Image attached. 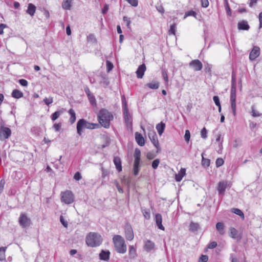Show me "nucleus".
Instances as JSON below:
<instances>
[{"label": "nucleus", "mask_w": 262, "mask_h": 262, "mask_svg": "<svg viewBox=\"0 0 262 262\" xmlns=\"http://www.w3.org/2000/svg\"><path fill=\"white\" fill-rule=\"evenodd\" d=\"M236 75L233 71L231 75V88L230 96V101L232 113L234 116L236 115Z\"/></svg>", "instance_id": "obj_1"}, {"label": "nucleus", "mask_w": 262, "mask_h": 262, "mask_svg": "<svg viewBox=\"0 0 262 262\" xmlns=\"http://www.w3.org/2000/svg\"><path fill=\"white\" fill-rule=\"evenodd\" d=\"M114 118L112 114L107 110H101L98 115V119L100 124L105 128H108L110 126V121Z\"/></svg>", "instance_id": "obj_2"}, {"label": "nucleus", "mask_w": 262, "mask_h": 262, "mask_svg": "<svg viewBox=\"0 0 262 262\" xmlns=\"http://www.w3.org/2000/svg\"><path fill=\"white\" fill-rule=\"evenodd\" d=\"M102 242V236L98 233L90 232L85 237V242L89 247H98L100 245Z\"/></svg>", "instance_id": "obj_3"}, {"label": "nucleus", "mask_w": 262, "mask_h": 262, "mask_svg": "<svg viewBox=\"0 0 262 262\" xmlns=\"http://www.w3.org/2000/svg\"><path fill=\"white\" fill-rule=\"evenodd\" d=\"M115 250L120 254H124L127 251V246L124 238L119 235H116L113 238Z\"/></svg>", "instance_id": "obj_4"}, {"label": "nucleus", "mask_w": 262, "mask_h": 262, "mask_svg": "<svg viewBox=\"0 0 262 262\" xmlns=\"http://www.w3.org/2000/svg\"><path fill=\"white\" fill-rule=\"evenodd\" d=\"M134 161L133 164V172L135 176H137L140 171L141 162V151L138 148H136L134 154Z\"/></svg>", "instance_id": "obj_5"}, {"label": "nucleus", "mask_w": 262, "mask_h": 262, "mask_svg": "<svg viewBox=\"0 0 262 262\" xmlns=\"http://www.w3.org/2000/svg\"><path fill=\"white\" fill-rule=\"evenodd\" d=\"M61 201L66 204H70L74 201V196L70 190H66L61 193Z\"/></svg>", "instance_id": "obj_6"}, {"label": "nucleus", "mask_w": 262, "mask_h": 262, "mask_svg": "<svg viewBox=\"0 0 262 262\" xmlns=\"http://www.w3.org/2000/svg\"><path fill=\"white\" fill-rule=\"evenodd\" d=\"M148 135L151 142L157 149V152H159V151H160L161 148L159 145L156 133L154 130H150L148 133Z\"/></svg>", "instance_id": "obj_7"}, {"label": "nucleus", "mask_w": 262, "mask_h": 262, "mask_svg": "<svg viewBox=\"0 0 262 262\" xmlns=\"http://www.w3.org/2000/svg\"><path fill=\"white\" fill-rule=\"evenodd\" d=\"M18 223L23 228L28 227L31 224V220L26 213H21L18 219Z\"/></svg>", "instance_id": "obj_8"}, {"label": "nucleus", "mask_w": 262, "mask_h": 262, "mask_svg": "<svg viewBox=\"0 0 262 262\" xmlns=\"http://www.w3.org/2000/svg\"><path fill=\"white\" fill-rule=\"evenodd\" d=\"M125 235L126 239L128 241H132L134 239L133 230L130 224H127L125 226Z\"/></svg>", "instance_id": "obj_9"}, {"label": "nucleus", "mask_w": 262, "mask_h": 262, "mask_svg": "<svg viewBox=\"0 0 262 262\" xmlns=\"http://www.w3.org/2000/svg\"><path fill=\"white\" fill-rule=\"evenodd\" d=\"M189 64V67L192 68L195 71H200L203 68L202 62L198 59L192 60Z\"/></svg>", "instance_id": "obj_10"}, {"label": "nucleus", "mask_w": 262, "mask_h": 262, "mask_svg": "<svg viewBox=\"0 0 262 262\" xmlns=\"http://www.w3.org/2000/svg\"><path fill=\"white\" fill-rule=\"evenodd\" d=\"M124 118L128 128L132 127V118L130 115L128 110H123Z\"/></svg>", "instance_id": "obj_11"}, {"label": "nucleus", "mask_w": 262, "mask_h": 262, "mask_svg": "<svg viewBox=\"0 0 262 262\" xmlns=\"http://www.w3.org/2000/svg\"><path fill=\"white\" fill-rule=\"evenodd\" d=\"M11 135V129L7 127H2L0 131V138L3 139H8Z\"/></svg>", "instance_id": "obj_12"}, {"label": "nucleus", "mask_w": 262, "mask_h": 262, "mask_svg": "<svg viewBox=\"0 0 262 262\" xmlns=\"http://www.w3.org/2000/svg\"><path fill=\"white\" fill-rule=\"evenodd\" d=\"M260 54V48L257 46H254L249 54V59L250 60H255Z\"/></svg>", "instance_id": "obj_13"}, {"label": "nucleus", "mask_w": 262, "mask_h": 262, "mask_svg": "<svg viewBox=\"0 0 262 262\" xmlns=\"http://www.w3.org/2000/svg\"><path fill=\"white\" fill-rule=\"evenodd\" d=\"M227 187V181H221L218 183L217 186V191L219 192V194H221L222 195H224L225 191Z\"/></svg>", "instance_id": "obj_14"}, {"label": "nucleus", "mask_w": 262, "mask_h": 262, "mask_svg": "<svg viewBox=\"0 0 262 262\" xmlns=\"http://www.w3.org/2000/svg\"><path fill=\"white\" fill-rule=\"evenodd\" d=\"M146 66L144 63H143L141 65L139 66L137 69V70L136 72L137 77L138 78H142L144 75V73L146 71Z\"/></svg>", "instance_id": "obj_15"}, {"label": "nucleus", "mask_w": 262, "mask_h": 262, "mask_svg": "<svg viewBox=\"0 0 262 262\" xmlns=\"http://www.w3.org/2000/svg\"><path fill=\"white\" fill-rule=\"evenodd\" d=\"M155 220H156V224H157L158 227L160 229L164 231L165 230V228L162 225V217L161 214L160 213L156 214V216H155Z\"/></svg>", "instance_id": "obj_16"}, {"label": "nucleus", "mask_w": 262, "mask_h": 262, "mask_svg": "<svg viewBox=\"0 0 262 262\" xmlns=\"http://www.w3.org/2000/svg\"><path fill=\"white\" fill-rule=\"evenodd\" d=\"M84 119H81L78 121L77 123V134L81 136L82 134V130L85 128L84 125Z\"/></svg>", "instance_id": "obj_17"}, {"label": "nucleus", "mask_w": 262, "mask_h": 262, "mask_svg": "<svg viewBox=\"0 0 262 262\" xmlns=\"http://www.w3.org/2000/svg\"><path fill=\"white\" fill-rule=\"evenodd\" d=\"M135 140L139 145L142 146L145 144L144 139L140 133H135Z\"/></svg>", "instance_id": "obj_18"}, {"label": "nucleus", "mask_w": 262, "mask_h": 262, "mask_svg": "<svg viewBox=\"0 0 262 262\" xmlns=\"http://www.w3.org/2000/svg\"><path fill=\"white\" fill-rule=\"evenodd\" d=\"M113 162L116 166V169L118 172H121L122 170V168L120 158L118 157H115L113 159Z\"/></svg>", "instance_id": "obj_19"}, {"label": "nucleus", "mask_w": 262, "mask_h": 262, "mask_svg": "<svg viewBox=\"0 0 262 262\" xmlns=\"http://www.w3.org/2000/svg\"><path fill=\"white\" fill-rule=\"evenodd\" d=\"M155 245L154 242L150 240H147L144 245V249L147 252H149L154 249Z\"/></svg>", "instance_id": "obj_20"}, {"label": "nucleus", "mask_w": 262, "mask_h": 262, "mask_svg": "<svg viewBox=\"0 0 262 262\" xmlns=\"http://www.w3.org/2000/svg\"><path fill=\"white\" fill-rule=\"evenodd\" d=\"M237 28L239 30H248L250 26L246 20H242L238 23Z\"/></svg>", "instance_id": "obj_21"}, {"label": "nucleus", "mask_w": 262, "mask_h": 262, "mask_svg": "<svg viewBox=\"0 0 262 262\" xmlns=\"http://www.w3.org/2000/svg\"><path fill=\"white\" fill-rule=\"evenodd\" d=\"M36 7L34 5L31 3H29L28 5V8L26 10V13L29 14L31 16H33L36 11Z\"/></svg>", "instance_id": "obj_22"}, {"label": "nucleus", "mask_w": 262, "mask_h": 262, "mask_svg": "<svg viewBox=\"0 0 262 262\" xmlns=\"http://www.w3.org/2000/svg\"><path fill=\"white\" fill-rule=\"evenodd\" d=\"M110 252L108 251H105L102 250L99 254V257L101 260L107 261L110 258Z\"/></svg>", "instance_id": "obj_23"}, {"label": "nucleus", "mask_w": 262, "mask_h": 262, "mask_svg": "<svg viewBox=\"0 0 262 262\" xmlns=\"http://www.w3.org/2000/svg\"><path fill=\"white\" fill-rule=\"evenodd\" d=\"M186 170L185 168H181L178 173H176L175 175V179L177 182H180L183 177L186 174Z\"/></svg>", "instance_id": "obj_24"}, {"label": "nucleus", "mask_w": 262, "mask_h": 262, "mask_svg": "<svg viewBox=\"0 0 262 262\" xmlns=\"http://www.w3.org/2000/svg\"><path fill=\"white\" fill-rule=\"evenodd\" d=\"M216 229L221 235H224L225 233V225L222 222H218L216 224Z\"/></svg>", "instance_id": "obj_25"}, {"label": "nucleus", "mask_w": 262, "mask_h": 262, "mask_svg": "<svg viewBox=\"0 0 262 262\" xmlns=\"http://www.w3.org/2000/svg\"><path fill=\"white\" fill-rule=\"evenodd\" d=\"M156 128L159 135L161 136L164 131L165 128V124L163 122H161L160 123H158L156 125Z\"/></svg>", "instance_id": "obj_26"}, {"label": "nucleus", "mask_w": 262, "mask_h": 262, "mask_svg": "<svg viewBox=\"0 0 262 262\" xmlns=\"http://www.w3.org/2000/svg\"><path fill=\"white\" fill-rule=\"evenodd\" d=\"M128 254L130 258L134 259L137 257V254L136 253V250L134 246H129Z\"/></svg>", "instance_id": "obj_27"}, {"label": "nucleus", "mask_w": 262, "mask_h": 262, "mask_svg": "<svg viewBox=\"0 0 262 262\" xmlns=\"http://www.w3.org/2000/svg\"><path fill=\"white\" fill-rule=\"evenodd\" d=\"M84 125L85 128L88 129H94L99 126V125L96 123H90L84 119Z\"/></svg>", "instance_id": "obj_28"}, {"label": "nucleus", "mask_w": 262, "mask_h": 262, "mask_svg": "<svg viewBox=\"0 0 262 262\" xmlns=\"http://www.w3.org/2000/svg\"><path fill=\"white\" fill-rule=\"evenodd\" d=\"M12 97L15 98L19 99L23 96V93L18 90H14L12 93Z\"/></svg>", "instance_id": "obj_29"}, {"label": "nucleus", "mask_w": 262, "mask_h": 262, "mask_svg": "<svg viewBox=\"0 0 262 262\" xmlns=\"http://www.w3.org/2000/svg\"><path fill=\"white\" fill-rule=\"evenodd\" d=\"M200 228V225L198 223L191 222L189 226V230L192 232H195Z\"/></svg>", "instance_id": "obj_30"}, {"label": "nucleus", "mask_w": 262, "mask_h": 262, "mask_svg": "<svg viewBox=\"0 0 262 262\" xmlns=\"http://www.w3.org/2000/svg\"><path fill=\"white\" fill-rule=\"evenodd\" d=\"M72 0H64L62 3V7L65 10H70L71 7Z\"/></svg>", "instance_id": "obj_31"}, {"label": "nucleus", "mask_w": 262, "mask_h": 262, "mask_svg": "<svg viewBox=\"0 0 262 262\" xmlns=\"http://www.w3.org/2000/svg\"><path fill=\"white\" fill-rule=\"evenodd\" d=\"M69 113L71 116V117L70 118V122L71 123V124H73V123L75 122L76 118L75 113L72 108H71L69 111Z\"/></svg>", "instance_id": "obj_32"}, {"label": "nucleus", "mask_w": 262, "mask_h": 262, "mask_svg": "<svg viewBox=\"0 0 262 262\" xmlns=\"http://www.w3.org/2000/svg\"><path fill=\"white\" fill-rule=\"evenodd\" d=\"M203 153L202 154V165L203 167H207L209 166L210 160L209 159L205 158L203 156Z\"/></svg>", "instance_id": "obj_33"}, {"label": "nucleus", "mask_w": 262, "mask_h": 262, "mask_svg": "<svg viewBox=\"0 0 262 262\" xmlns=\"http://www.w3.org/2000/svg\"><path fill=\"white\" fill-rule=\"evenodd\" d=\"M232 212L239 215L240 217L244 219V214L241 210L238 208H233L231 210Z\"/></svg>", "instance_id": "obj_34"}, {"label": "nucleus", "mask_w": 262, "mask_h": 262, "mask_svg": "<svg viewBox=\"0 0 262 262\" xmlns=\"http://www.w3.org/2000/svg\"><path fill=\"white\" fill-rule=\"evenodd\" d=\"M62 113V111H56L54 112L51 116V119L53 121L56 120Z\"/></svg>", "instance_id": "obj_35"}, {"label": "nucleus", "mask_w": 262, "mask_h": 262, "mask_svg": "<svg viewBox=\"0 0 262 262\" xmlns=\"http://www.w3.org/2000/svg\"><path fill=\"white\" fill-rule=\"evenodd\" d=\"M142 212L146 220H149L150 217V211L148 209H144L142 210Z\"/></svg>", "instance_id": "obj_36"}, {"label": "nucleus", "mask_w": 262, "mask_h": 262, "mask_svg": "<svg viewBox=\"0 0 262 262\" xmlns=\"http://www.w3.org/2000/svg\"><path fill=\"white\" fill-rule=\"evenodd\" d=\"M147 86L151 89L156 90L159 88V83L156 82L148 83L146 84Z\"/></svg>", "instance_id": "obj_37"}, {"label": "nucleus", "mask_w": 262, "mask_h": 262, "mask_svg": "<svg viewBox=\"0 0 262 262\" xmlns=\"http://www.w3.org/2000/svg\"><path fill=\"white\" fill-rule=\"evenodd\" d=\"M230 236L233 238H236V235L237 234V230L233 227H231L230 228Z\"/></svg>", "instance_id": "obj_38"}, {"label": "nucleus", "mask_w": 262, "mask_h": 262, "mask_svg": "<svg viewBox=\"0 0 262 262\" xmlns=\"http://www.w3.org/2000/svg\"><path fill=\"white\" fill-rule=\"evenodd\" d=\"M6 248L4 247L0 248V260H3L5 259Z\"/></svg>", "instance_id": "obj_39"}, {"label": "nucleus", "mask_w": 262, "mask_h": 262, "mask_svg": "<svg viewBox=\"0 0 262 262\" xmlns=\"http://www.w3.org/2000/svg\"><path fill=\"white\" fill-rule=\"evenodd\" d=\"M88 97L89 100L92 105H96V102L95 96L92 94L88 96Z\"/></svg>", "instance_id": "obj_40"}, {"label": "nucleus", "mask_w": 262, "mask_h": 262, "mask_svg": "<svg viewBox=\"0 0 262 262\" xmlns=\"http://www.w3.org/2000/svg\"><path fill=\"white\" fill-rule=\"evenodd\" d=\"M207 134L208 131L206 128L205 127L203 128L201 131V137L204 139H206L207 138Z\"/></svg>", "instance_id": "obj_41"}, {"label": "nucleus", "mask_w": 262, "mask_h": 262, "mask_svg": "<svg viewBox=\"0 0 262 262\" xmlns=\"http://www.w3.org/2000/svg\"><path fill=\"white\" fill-rule=\"evenodd\" d=\"M121 101H122L123 110L128 109L127 102H126L124 95H122L121 96Z\"/></svg>", "instance_id": "obj_42"}, {"label": "nucleus", "mask_w": 262, "mask_h": 262, "mask_svg": "<svg viewBox=\"0 0 262 262\" xmlns=\"http://www.w3.org/2000/svg\"><path fill=\"white\" fill-rule=\"evenodd\" d=\"M43 101L45 103V104L47 105H49L53 102V99L52 97H50L49 98L46 97L43 99Z\"/></svg>", "instance_id": "obj_43"}, {"label": "nucleus", "mask_w": 262, "mask_h": 262, "mask_svg": "<svg viewBox=\"0 0 262 262\" xmlns=\"http://www.w3.org/2000/svg\"><path fill=\"white\" fill-rule=\"evenodd\" d=\"M60 221L62 225L65 227L67 228L68 226V223L67 221L64 219V217L62 215H60Z\"/></svg>", "instance_id": "obj_44"}, {"label": "nucleus", "mask_w": 262, "mask_h": 262, "mask_svg": "<svg viewBox=\"0 0 262 262\" xmlns=\"http://www.w3.org/2000/svg\"><path fill=\"white\" fill-rule=\"evenodd\" d=\"M160 163V160L159 159H156L153 161L152 163V167L154 169H156L158 167V165Z\"/></svg>", "instance_id": "obj_45"}, {"label": "nucleus", "mask_w": 262, "mask_h": 262, "mask_svg": "<svg viewBox=\"0 0 262 262\" xmlns=\"http://www.w3.org/2000/svg\"><path fill=\"white\" fill-rule=\"evenodd\" d=\"M251 114L252 116L256 117H259L260 116V114L257 111H256L254 108V106H252V112Z\"/></svg>", "instance_id": "obj_46"}, {"label": "nucleus", "mask_w": 262, "mask_h": 262, "mask_svg": "<svg viewBox=\"0 0 262 262\" xmlns=\"http://www.w3.org/2000/svg\"><path fill=\"white\" fill-rule=\"evenodd\" d=\"M176 29V25L175 23H173L172 25H171L170 26V29L169 30V33L170 34L175 35Z\"/></svg>", "instance_id": "obj_47"}, {"label": "nucleus", "mask_w": 262, "mask_h": 262, "mask_svg": "<svg viewBox=\"0 0 262 262\" xmlns=\"http://www.w3.org/2000/svg\"><path fill=\"white\" fill-rule=\"evenodd\" d=\"M190 138V133L189 130H186L184 135V139L185 141L188 142H189Z\"/></svg>", "instance_id": "obj_48"}, {"label": "nucleus", "mask_w": 262, "mask_h": 262, "mask_svg": "<svg viewBox=\"0 0 262 262\" xmlns=\"http://www.w3.org/2000/svg\"><path fill=\"white\" fill-rule=\"evenodd\" d=\"M114 67L113 64L110 61H106V69L107 72L111 71Z\"/></svg>", "instance_id": "obj_49"}, {"label": "nucleus", "mask_w": 262, "mask_h": 262, "mask_svg": "<svg viewBox=\"0 0 262 262\" xmlns=\"http://www.w3.org/2000/svg\"><path fill=\"white\" fill-rule=\"evenodd\" d=\"M208 260V257L206 255H202L199 258V262H207Z\"/></svg>", "instance_id": "obj_50"}, {"label": "nucleus", "mask_w": 262, "mask_h": 262, "mask_svg": "<svg viewBox=\"0 0 262 262\" xmlns=\"http://www.w3.org/2000/svg\"><path fill=\"white\" fill-rule=\"evenodd\" d=\"M224 160L222 158H217L216 160L215 163L217 167L222 166L224 164Z\"/></svg>", "instance_id": "obj_51"}, {"label": "nucleus", "mask_w": 262, "mask_h": 262, "mask_svg": "<svg viewBox=\"0 0 262 262\" xmlns=\"http://www.w3.org/2000/svg\"><path fill=\"white\" fill-rule=\"evenodd\" d=\"M126 1L133 7H137L138 5V0H126Z\"/></svg>", "instance_id": "obj_52"}, {"label": "nucleus", "mask_w": 262, "mask_h": 262, "mask_svg": "<svg viewBox=\"0 0 262 262\" xmlns=\"http://www.w3.org/2000/svg\"><path fill=\"white\" fill-rule=\"evenodd\" d=\"M225 9L226 10L227 15L229 16H231V9L229 7V6L227 2H226V3Z\"/></svg>", "instance_id": "obj_53"}, {"label": "nucleus", "mask_w": 262, "mask_h": 262, "mask_svg": "<svg viewBox=\"0 0 262 262\" xmlns=\"http://www.w3.org/2000/svg\"><path fill=\"white\" fill-rule=\"evenodd\" d=\"M162 74L164 80L167 83L168 81V77L166 71L165 70H162Z\"/></svg>", "instance_id": "obj_54"}, {"label": "nucleus", "mask_w": 262, "mask_h": 262, "mask_svg": "<svg viewBox=\"0 0 262 262\" xmlns=\"http://www.w3.org/2000/svg\"><path fill=\"white\" fill-rule=\"evenodd\" d=\"M213 100L216 106H219L221 105L219 97L217 96H214L213 97Z\"/></svg>", "instance_id": "obj_55"}, {"label": "nucleus", "mask_w": 262, "mask_h": 262, "mask_svg": "<svg viewBox=\"0 0 262 262\" xmlns=\"http://www.w3.org/2000/svg\"><path fill=\"white\" fill-rule=\"evenodd\" d=\"M82 178V177H81V175L80 174V173L78 171L76 172L74 176V179L76 180V181H79L80 180V179H81Z\"/></svg>", "instance_id": "obj_56"}, {"label": "nucleus", "mask_w": 262, "mask_h": 262, "mask_svg": "<svg viewBox=\"0 0 262 262\" xmlns=\"http://www.w3.org/2000/svg\"><path fill=\"white\" fill-rule=\"evenodd\" d=\"M217 244L216 242H211L207 246V248L209 249H214L216 247Z\"/></svg>", "instance_id": "obj_57"}, {"label": "nucleus", "mask_w": 262, "mask_h": 262, "mask_svg": "<svg viewBox=\"0 0 262 262\" xmlns=\"http://www.w3.org/2000/svg\"><path fill=\"white\" fill-rule=\"evenodd\" d=\"M19 83H20V84L23 86H26L28 85V81L25 80V79H21L20 80H19Z\"/></svg>", "instance_id": "obj_58"}, {"label": "nucleus", "mask_w": 262, "mask_h": 262, "mask_svg": "<svg viewBox=\"0 0 262 262\" xmlns=\"http://www.w3.org/2000/svg\"><path fill=\"white\" fill-rule=\"evenodd\" d=\"M212 65L208 63L205 66V71L206 73H210L211 71Z\"/></svg>", "instance_id": "obj_59"}, {"label": "nucleus", "mask_w": 262, "mask_h": 262, "mask_svg": "<svg viewBox=\"0 0 262 262\" xmlns=\"http://www.w3.org/2000/svg\"><path fill=\"white\" fill-rule=\"evenodd\" d=\"M201 5L203 7L206 8L209 5V2L208 0H201Z\"/></svg>", "instance_id": "obj_60"}, {"label": "nucleus", "mask_w": 262, "mask_h": 262, "mask_svg": "<svg viewBox=\"0 0 262 262\" xmlns=\"http://www.w3.org/2000/svg\"><path fill=\"white\" fill-rule=\"evenodd\" d=\"M123 19L124 21L126 22L127 23V27L128 28H130V20L129 18H128L127 16H124L123 18Z\"/></svg>", "instance_id": "obj_61"}, {"label": "nucleus", "mask_w": 262, "mask_h": 262, "mask_svg": "<svg viewBox=\"0 0 262 262\" xmlns=\"http://www.w3.org/2000/svg\"><path fill=\"white\" fill-rule=\"evenodd\" d=\"M61 127V124L60 123H56L54 124L53 126V128L54 129L55 132H58L59 130V128Z\"/></svg>", "instance_id": "obj_62"}, {"label": "nucleus", "mask_w": 262, "mask_h": 262, "mask_svg": "<svg viewBox=\"0 0 262 262\" xmlns=\"http://www.w3.org/2000/svg\"><path fill=\"white\" fill-rule=\"evenodd\" d=\"M156 8H157V10L161 14H163L164 13V11H165L164 9L162 6H161V5L157 6Z\"/></svg>", "instance_id": "obj_63"}, {"label": "nucleus", "mask_w": 262, "mask_h": 262, "mask_svg": "<svg viewBox=\"0 0 262 262\" xmlns=\"http://www.w3.org/2000/svg\"><path fill=\"white\" fill-rule=\"evenodd\" d=\"M258 18H259V28H260L262 27V12L259 14Z\"/></svg>", "instance_id": "obj_64"}]
</instances>
